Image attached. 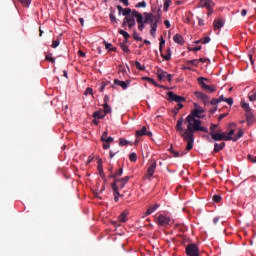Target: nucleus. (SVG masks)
I'll return each mask as SVG.
<instances>
[{
  "mask_svg": "<svg viewBox=\"0 0 256 256\" xmlns=\"http://www.w3.org/2000/svg\"><path fill=\"white\" fill-rule=\"evenodd\" d=\"M194 109L190 112V114L184 120L183 117H180L177 120L176 131H178L180 137L186 141V151H191L193 149V143H195V133L201 131L202 133H209V129L201 126V120L205 117L203 113H205V109L199 106V104L194 103ZM188 123L187 129H183V123Z\"/></svg>",
  "mask_w": 256,
  "mask_h": 256,
  "instance_id": "f257e3e1",
  "label": "nucleus"
},
{
  "mask_svg": "<svg viewBox=\"0 0 256 256\" xmlns=\"http://www.w3.org/2000/svg\"><path fill=\"white\" fill-rule=\"evenodd\" d=\"M235 129H237V124L232 122L227 126L228 132L212 133V139L213 141H233V135H235Z\"/></svg>",
  "mask_w": 256,
  "mask_h": 256,
  "instance_id": "f03ea898",
  "label": "nucleus"
},
{
  "mask_svg": "<svg viewBox=\"0 0 256 256\" xmlns=\"http://www.w3.org/2000/svg\"><path fill=\"white\" fill-rule=\"evenodd\" d=\"M241 107L245 111V117L248 125H253V123H255V114L253 113V109H251L249 103L245 101H241Z\"/></svg>",
  "mask_w": 256,
  "mask_h": 256,
  "instance_id": "7ed1b4c3",
  "label": "nucleus"
},
{
  "mask_svg": "<svg viewBox=\"0 0 256 256\" xmlns=\"http://www.w3.org/2000/svg\"><path fill=\"white\" fill-rule=\"evenodd\" d=\"M166 99L170 103H173V101H175V103H185V101H187V99L185 97L179 96V95L175 94L173 91L167 92Z\"/></svg>",
  "mask_w": 256,
  "mask_h": 256,
  "instance_id": "20e7f679",
  "label": "nucleus"
},
{
  "mask_svg": "<svg viewBox=\"0 0 256 256\" xmlns=\"http://www.w3.org/2000/svg\"><path fill=\"white\" fill-rule=\"evenodd\" d=\"M198 7L207 9L208 17H210V15H213V7H214L213 1H211V0H200L199 4H198Z\"/></svg>",
  "mask_w": 256,
  "mask_h": 256,
  "instance_id": "39448f33",
  "label": "nucleus"
},
{
  "mask_svg": "<svg viewBox=\"0 0 256 256\" xmlns=\"http://www.w3.org/2000/svg\"><path fill=\"white\" fill-rule=\"evenodd\" d=\"M155 169H157V161L155 159H152L148 163V169L145 174V179H151L153 175H155Z\"/></svg>",
  "mask_w": 256,
  "mask_h": 256,
  "instance_id": "423d86ee",
  "label": "nucleus"
},
{
  "mask_svg": "<svg viewBox=\"0 0 256 256\" xmlns=\"http://www.w3.org/2000/svg\"><path fill=\"white\" fill-rule=\"evenodd\" d=\"M144 18H143V29H145V25H147V23H155V21H159V17L155 16L149 12H145L144 14Z\"/></svg>",
  "mask_w": 256,
  "mask_h": 256,
  "instance_id": "0eeeda50",
  "label": "nucleus"
},
{
  "mask_svg": "<svg viewBox=\"0 0 256 256\" xmlns=\"http://www.w3.org/2000/svg\"><path fill=\"white\" fill-rule=\"evenodd\" d=\"M186 255L199 256V247H197V244L195 243L188 244L186 247Z\"/></svg>",
  "mask_w": 256,
  "mask_h": 256,
  "instance_id": "6e6552de",
  "label": "nucleus"
},
{
  "mask_svg": "<svg viewBox=\"0 0 256 256\" xmlns=\"http://www.w3.org/2000/svg\"><path fill=\"white\" fill-rule=\"evenodd\" d=\"M133 17L136 19V22L138 23V31H143V14L139 13V11L133 9L132 10Z\"/></svg>",
  "mask_w": 256,
  "mask_h": 256,
  "instance_id": "1a4fd4ad",
  "label": "nucleus"
},
{
  "mask_svg": "<svg viewBox=\"0 0 256 256\" xmlns=\"http://www.w3.org/2000/svg\"><path fill=\"white\" fill-rule=\"evenodd\" d=\"M198 83L204 91H209V93H215V86L213 85H207L205 83V78L204 77H199L198 78Z\"/></svg>",
  "mask_w": 256,
  "mask_h": 256,
  "instance_id": "9d476101",
  "label": "nucleus"
},
{
  "mask_svg": "<svg viewBox=\"0 0 256 256\" xmlns=\"http://www.w3.org/2000/svg\"><path fill=\"white\" fill-rule=\"evenodd\" d=\"M156 222L158 223V225H160V227H167V225H169V223H171V218L167 217L163 214H160L157 217Z\"/></svg>",
  "mask_w": 256,
  "mask_h": 256,
  "instance_id": "9b49d317",
  "label": "nucleus"
},
{
  "mask_svg": "<svg viewBox=\"0 0 256 256\" xmlns=\"http://www.w3.org/2000/svg\"><path fill=\"white\" fill-rule=\"evenodd\" d=\"M157 77L159 81H163V79H167L169 83H171L173 76L171 74H167V72L163 71L162 69L157 70Z\"/></svg>",
  "mask_w": 256,
  "mask_h": 256,
  "instance_id": "f8f14e48",
  "label": "nucleus"
},
{
  "mask_svg": "<svg viewBox=\"0 0 256 256\" xmlns=\"http://www.w3.org/2000/svg\"><path fill=\"white\" fill-rule=\"evenodd\" d=\"M129 179H131V177L126 176L122 179H114L115 185L118 186V188L120 187V189H123V187H125V185H127L129 183Z\"/></svg>",
  "mask_w": 256,
  "mask_h": 256,
  "instance_id": "ddd939ff",
  "label": "nucleus"
},
{
  "mask_svg": "<svg viewBox=\"0 0 256 256\" xmlns=\"http://www.w3.org/2000/svg\"><path fill=\"white\" fill-rule=\"evenodd\" d=\"M146 135L147 137H153V132L147 131V127L143 126L140 130L136 131V137H143Z\"/></svg>",
  "mask_w": 256,
  "mask_h": 256,
  "instance_id": "4468645a",
  "label": "nucleus"
},
{
  "mask_svg": "<svg viewBox=\"0 0 256 256\" xmlns=\"http://www.w3.org/2000/svg\"><path fill=\"white\" fill-rule=\"evenodd\" d=\"M130 83L131 82L129 80H126V81H121L119 79L114 80V85H118V87H122L124 90L127 89V87H129Z\"/></svg>",
  "mask_w": 256,
  "mask_h": 256,
  "instance_id": "2eb2a0df",
  "label": "nucleus"
},
{
  "mask_svg": "<svg viewBox=\"0 0 256 256\" xmlns=\"http://www.w3.org/2000/svg\"><path fill=\"white\" fill-rule=\"evenodd\" d=\"M126 22L128 23L129 29H133V27H135L136 22H135V16H133V12L130 16H126Z\"/></svg>",
  "mask_w": 256,
  "mask_h": 256,
  "instance_id": "dca6fc26",
  "label": "nucleus"
},
{
  "mask_svg": "<svg viewBox=\"0 0 256 256\" xmlns=\"http://www.w3.org/2000/svg\"><path fill=\"white\" fill-rule=\"evenodd\" d=\"M197 99H201L205 105L209 102V96L205 95L203 92H195Z\"/></svg>",
  "mask_w": 256,
  "mask_h": 256,
  "instance_id": "f3484780",
  "label": "nucleus"
},
{
  "mask_svg": "<svg viewBox=\"0 0 256 256\" xmlns=\"http://www.w3.org/2000/svg\"><path fill=\"white\" fill-rule=\"evenodd\" d=\"M225 25V22L223 21V19L219 18V19H215L213 22V27H214V31H217V29H221L223 26Z\"/></svg>",
  "mask_w": 256,
  "mask_h": 256,
  "instance_id": "a211bd4d",
  "label": "nucleus"
},
{
  "mask_svg": "<svg viewBox=\"0 0 256 256\" xmlns=\"http://www.w3.org/2000/svg\"><path fill=\"white\" fill-rule=\"evenodd\" d=\"M107 116V114H105V112H103V110H98L95 111L92 115V117H94V119H105V117Z\"/></svg>",
  "mask_w": 256,
  "mask_h": 256,
  "instance_id": "6ab92c4d",
  "label": "nucleus"
},
{
  "mask_svg": "<svg viewBox=\"0 0 256 256\" xmlns=\"http://www.w3.org/2000/svg\"><path fill=\"white\" fill-rule=\"evenodd\" d=\"M159 207H161L160 204H155L154 206H150L147 209L145 216L147 217V216L151 215L152 213H155V211H157V209H159Z\"/></svg>",
  "mask_w": 256,
  "mask_h": 256,
  "instance_id": "aec40b11",
  "label": "nucleus"
},
{
  "mask_svg": "<svg viewBox=\"0 0 256 256\" xmlns=\"http://www.w3.org/2000/svg\"><path fill=\"white\" fill-rule=\"evenodd\" d=\"M243 135H245V131L242 128H240L238 130V132L233 136V140L232 141L234 143L239 141V139H241V137H243Z\"/></svg>",
  "mask_w": 256,
  "mask_h": 256,
  "instance_id": "412c9836",
  "label": "nucleus"
},
{
  "mask_svg": "<svg viewBox=\"0 0 256 256\" xmlns=\"http://www.w3.org/2000/svg\"><path fill=\"white\" fill-rule=\"evenodd\" d=\"M157 23H159V20H155V22L150 24V35H152V37H155V33H157Z\"/></svg>",
  "mask_w": 256,
  "mask_h": 256,
  "instance_id": "4be33fe9",
  "label": "nucleus"
},
{
  "mask_svg": "<svg viewBox=\"0 0 256 256\" xmlns=\"http://www.w3.org/2000/svg\"><path fill=\"white\" fill-rule=\"evenodd\" d=\"M225 149V142H221L220 144H214V153H219V151H223Z\"/></svg>",
  "mask_w": 256,
  "mask_h": 256,
  "instance_id": "5701e85b",
  "label": "nucleus"
},
{
  "mask_svg": "<svg viewBox=\"0 0 256 256\" xmlns=\"http://www.w3.org/2000/svg\"><path fill=\"white\" fill-rule=\"evenodd\" d=\"M160 53H161L162 59H164L165 61H170L171 60V48H167L166 54H163V51L160 52Z\"/></svg>",
  "mask_w": 256,
  "mask_h": 256,
  "instance_id": "b1692460",
  "label": "nucleus"
},
{
  "mask_svg": "<svg viewBox=\"0 0 256 256\" xmlns=\"http://www.w3.org/2000/svg\"><path fill=\"white\" fill-rule=\"evenodd\" d=\"M173 40L175 43H178V45H183L185 43L183 36H181L179 34L174 35Z\"/></svg>",
  "mask_w": 256,
  "mask_h": 256,
  "instance_id": "393cba45",
  "label": "nucleus"
},
{
  "mask_svg": "<svg viewBox=\"0 0 256 256\" xmlns=\"http://www.w3.org/2000/svg\"><path fill=\"white\" fill-rule=\"evenodd\" d=\"M114 139L113 137H108L107 139H105L102 143H103V149H109V147H111V145H109V143H113Z\"/></svg>",
  "mask_w": 256,
  "mask_h": 256,
  "instance_id": "a878e982",
  "label": "nucleus"
},
{
  "mask_svg": "<svg viewBox=\"0 0 256 256\" xmlns=\"http://www.w3.org/2000/svg\"><path fill=\"white\" fill-rule=\"evenodd\" d=\"M111 187H112V189L114 191V197H120L121 194L119 193V186L117 184H115V183H112Z\"/></svg>",
  "mask_w": 256,
  "mask_h": 256,
  "instance_id": "bb28decb",
  "label": "nucleus"
},
{
  "mask_svg": "<svg viewBox=\"0 0 256 256\" xmlns=\"http://www.w3.org/2000/svg\"><path fill=\"white\" fill-rule=\"evenodd\" d=\"M120 223H126L127 221V212H122L118 217Z\"/></svg>",
  "mask_w": 256,
  "mask_h": 256,
  "instance_id": "cd10ccee",
  "label": "nucleus"
},
{
  "mask_svg": "<svg viewBox=\"0 0 256 256\" xmlns=\"http://www.w3.org/2000/svg\"><path fill=\"white\" fill-rule=\"evenodd\" d=\"M118 33L124 37L125 41L129 40L130 37H131V35H129V34L127 33V31H125V30H123V29H120V30L118 31Z\"/></svg>",
  "mask_w": 256,
  "mask_h": 256,
  "instance_id": "c85d7f7f",
  "label": "nucleus"
},
{
  "mask_svg": "<svg viewBox=\"0 0 256 256\" xmlns=\"http://www.w3.org/2000/svg\"><path fill=\"white\" fill-rule=\"evenodd\" d=\"M186 65H193L194 67H198L199 66V60L198 59L187 60Z\"/></svg>",
  "mask_w": 256,
  "mask_h": 256,
  "instance_id": "c756f323",
  "label": "nucleus"
},
{
  "mask_svg": "<svg viewBox=\"0 0 256 256\" xmlns=\"http://www.w3.org/2000/svg\"><path fill=\"white\" fill-rule=\"evenodd\" d=\"M171 0H165L164 1V7H163V11H165V13H167L169 11V7H171Z\"/></svg>",
  "mask_w": 256,
  "mask_h": 256,
  "instance_id": "7c9ffc66",
  "label": "nucleus"
},
{
  "mask_svg": "<svg viewBox=\"0 0 256 256\" xmlns=\"http://www.w3.org/2000/svg\"><path fill=\"white\" fill-rule=\"evenodd\" d=\"M122 15L124 17H129V15H133V10H131V8H125L122 12Z\"/></svg>",
  "mask_w": 256,
  "mask_h": 256,
  "instance_id": "2f4dec72",
  "label": "nucleus"
},
{
  "mask_svg": "<svg viewBox=\"0 0 256 256\" xmlns=\"http://www.w3.org/2000/svg\"><path fill=\"white\" fill-rule=\"evenodd\" d=\"M119 145H120V147H125L127 145H131V142H129L125 138H120Z\"/></svg>",
  "mask_w": 256,
  "mask_h": 256,
  "instance_id": "473e14b6",
  "label": "nucleus"
},
{
  "mask_svg": "<svg viewBox=\"0 0 256 256\" xmlns=\"http://www.w3.org/2000/svg\"><path fill=\"white\" fill-rule=\"evenodd\" d=\"M212 200L214 201V203H221V201L223 200V197H221V195H219V194H215L212 197Z\"/></svg>",
  "mask_w": 256,
  "mask_h": 256,
  "instance_id": "72a5a7b5",
  "label": "nucleus"
},
{
  "mask_svg": "<svg viewBox=\"0 0 256 256\" xmlns=\"http://www.w3.org/2000/svg\"><path fill=\"white\" fill-rule=\"evenodd\" d=\"M106 115H108V113H111V106H109V104H103V110H102Z\"/></svg>",
  "mask_w": 256,
  "mask_h": 256,
  "instance_id": "f704fd0d",
  "label": "nucleus"
},
{
  "mask_svg": "<svg viewBox=\"0 0 256 256\" xmlns=\"http://www.w3.org/2000/svg\"><path fill=\"white\" fill-rule=\"evenodd\" d=\"M248 99L249 101H256V92L251 91L250 93H248Z\"/></svg>",
  "mask_w": 256,
  "mask_h": 256,
  "instance_id": "c9c22d12",
  "label": "nucleus"
},
{
  "mask_svg": "<svg viewBox=\"0 0 256 256\" xmlns=\"http://www.w3.org/2000/svg\"><path fill=\"white\" fill-rule=\"evenodd\" d=\"M99 175L102 179H105V173L103 172V164L98 165Z\"/></svg>",
  "mask_w": 256,
  "mask_h": 256,
  "instance_id": "e433bc0d",
  "label": "nucleus"
},
{
  "mask_svg": "<svg viewBox=\"0 0 256 256\" xmlns=\"http://www.w3.org/2000/svg\"><path fill=\"white\" fill-rule=\"evenodd\" d=\"M219 127V124H210V136L213 137V133H215L216 128Z\"/></svg>",
  "mask_w": 256,
  "mask_h": 256,
  "instance_id": "4c0bfd02",
  "label": "nucleus"
},
{
  "mask_svg": "<svg viewBox=\"0 0 256 256\" xmlns=\"http://www.w3.org/2000/svg\"><path fill=\"white\" fill-rule=\"evenodd\" d=\"M109 17H110L111 23H117V18L115 17V11L112 10Z\"/></svg>",
  "mask_w": 256,
  "mask_h": 256,
  "instance_id": "58836bf2",
  "label": "nucleus"
},
{
  "mask_svg": "<svg viewBox=\"0 0 256 256\" xmlns=\"http://www.w3.org/2000/svg\"><path fill=\"white\" fill-rule=\"evenodd\" d=\"M129 160L132 162V163H135L137 161V153L133 152L129 155Z\"/></svg>",
  "mask_w": 256,
  "mask_h": 256,
  "instance_id": "ea45409f",
  "label": "nucleus"
},
{
  "mask_svg": "<svg viewBox=\"0 0 256 256\" xmlns=\"http://www.w3.org/2000/svg\"><path fill=\"white\" fill-rule=\"evenodd\" d=\"M133 39H135V41H143V38L139 36L136 30L133 31Z\"/></svg>",
  "mask_w": 256,
  "mask_h": 256,
  "instance_id": "a19ab883",
  "label": "nucleus"
},
{
  "mask_svg": "<svg viewBox=\"0 0 256 256\" xmlns=\"http://www.w3.org/2000/svg\"><path fill=\"white\" fill-rule=\"evenodd\" d=\"M21 5H23V7H29V5H31V1L32 0H18Z\"/></svg>",
  "mask_w": 256,
  "mask_h": 256,
  "instance_id": "79ce46f5",
  "label": "nucleus"
},
{
  "mask_svg": "<svg viewBox=\"0 0 256 256\" xmlns=\"http://www.w3.org/2000/svg\"><path fill=\"white\" fill-rule=\"evenodd\" d=\"M135 67L138 69V71H145V66L141 65L139 61L135 62Z\"/></svg>",
  "mask_w": 256,
  "mask_h": 256,
  "instance_id": "37998d69",
  "label": "nucleus"
},
{
  "mask_svg": "<svg viewBox=\"0 0 256 256\" xmlns=\"http://www.w3.org/2000/svg\"><path fill=\"white\" fill-rule=\"evenodd\" d=\"M46 61H49L50 63H55V58H53L52 54H48L45 57Z\"/></svg>",
  "mask_w": 256,
  "mask_h": 256,
  "instance_id": "c03bdc74",
  "label": "nucleus"
},
{
  "mask_svg": "<svg viewBox=\"0 0 256 256\" xmlns=\"http://www.w3.org/2000/svg\"><path fill=\"white\" fill-rule=\"evenodd\" d=\"M120 47L125 53H129V46H127L125 43H120Z\"/></svg>",
  "mask_w": 256,
  "mask_h": 256,
  "instance_id": "a18cd8bd",
  "label": "nucleus"
},
{
  "mask_svg": "<svg viewBox=\"0 0 256 256\" xmlns=\"http://www.w3.org/2000/svg\"><path fill=\"white\" fill-rule=\"evenodd\" d=\"M114 177H121V175H123V168H119L115 173H114Z\"/></svg>",
  "mask_w": 256,
  "mask_h": 256,
  "instance_id": "49530a36",
  "label": "nucleus"
},
{
  "mask_svg": "<svg viewBox=\"0 0 256 256\" xmlns=\"http://www.w3.org/2000/svg\"><path fill=\"white\" fill-rule=\"evenodd\" d=\"M61 43L59 39L52 41V49H57V46Z\"/></svg>",
  "mask_w": 256,
  "mask_h": 256,
  "instance_id": "de8ad7c7",
  "label": "nucleus"
},
{
  "mask_svg": "<svg viewBox=\"0 0 256 256\" xmlns=\"http://www.w3.org/2000/svg\"><path fill=\"white\" fill-rule=\"evenodd\" d=\"M163 45H165V39H163V36H161L160 44H159V51H163Z\"/></svg>",
  "mask_w": 256,
  "mask_h": 256,
  "instance_id": "09e8293b",
  "label": "nucleus"
},
{
  "mask_svg": "<svg viewBox=\"0 0 256 256\" xmlns=\"http://www.w3.org/2000/svg\"><path fill=\"white\" fill-rule=\"evenodd\" d=\"M201 40H202V45H207V43L211 41V38L209 36H206L204 38H201Z\"/></svg>",
  "mask_w": 256,
  "mask_h": 256,
  "instance_id": "8fccbe9b",
  "label": "nucleus"
},
{
  "mask_svg": "<svg viewBox=\"0 0 256 256\" xmlns=\"http://www.w3.org/2000/svg\"><path fill=\"white\" fill-rule=\"evenodd\" d=\"M146 81H148L149 83H151L152 85H155V87H157V82H155V79L153 78H149V77H146L144 78Z\"/></svg>",
  "mask_w": 256,
  "mask_h": 256,
  "instance_id": "3c124183",
  "label": "nucleus"
},
{
  "mask_svg": "<svg viewBox=\"0 0 256 256\" xmlns=\"http://www.w3.org/2000/svg\"><path fill=\"white\" fill-rule=\"evenodd\" d=\"M107 135H109V132L105 131L103 132L100 141H102V143L108 138Z\"/></svg>",
  "mask_w": 256,
  "mask_h": 256,
  "instance_id": "603ef678",
  "label": "nucleus"
},
{
  "mask_svg": "<svg viewBox=\"0 0 256 256\" xmlns=\"http://www.w3.org/2000/svg\"><path fill=\"white\" fill-rule=\"evenodd\" d=\"M84 95H93V88H87L84 92Z\"/></svg>",
  "mask_w": 256,
  "mask_h": 256,
  "instance_id": "864d4df0",
  "label": "nucleus"
},
{
  "mask_svg": "<svg viewBox=\"0 0 256 256\" xmlns=\"http://www.w3.org/2000/svg\"><path fill=\"white\" fill-rule=\"evenodd\" d=\"M104 45H105V47H106V49H107L108 51H111V49L113 48V44L107 43V42H105V41H104Z\"/></svg>",
  "mask_w": 256,
  "mask_h": 256,
  "instance_id": "5fc2aeb1",
  "label": "nucleus"
},
{
  "mask_svg": "<svg viewBox=\"0 0 256 256\" xmlns=\"http://www.w3.org/2000/svg\"><path fill=\"white\" fill-rule=\"evenodd\" d=\"M248 160L251 161L252 163H256V156H253L251 154L248 155Z\"/></svg>",
  "mask_w": 256,
  "mask_h": 256,
  "instance_id": "6e6d98bb",
  "label": "nucleus"
},
{
  "mask_svg": "<svg viewBox=\"0 0 256 256\" xmlns=\"http://www.w3.org/2000/svg\"><path fill=\"white\" fill-rule=\"evenodd\" d=\"M136 7H147V3L145 1L139 2L138 4H136Z\"/></svg>",
  "mask_w": 256,
  "mask_h": 256,
  "instance_id": "4d7b16f0",
  "label": "nucleus"
},
{
  "mask_svg": "<svg viewBox=\"0 0 256 256\" xmlns=\"http://www.w3.org/2000/svg\"><path fill=\"white\" fill-rule=\"evenodd\" d=\"M117 10H118V15H121L123 13V11L125 10V8H123V6H121V5H118Z\"/></svg>",
  "mask_w": 256,
  "mask_h": 256,
  "instance_id": "13d9d810",
  "label": "nucleus"
},
{
  "mask_svg": "<svg viewBox=\"0 0 256 256\" xmlns=\"http://www.w3.org/2000/svg\"><path fill=\"white\" fill-rule=\"evenodd\" d=\"M189 51H194V52H197V51H201V46H197V47H194V48H188Z\"/></svg>",
  "mask_w": 256,
  "mask_h": 256,
  "instance_id": "bf43d9fd",
  "label": "nucleus"
},
{
  "mask_svg": "<svg viewBox=\"0 0 256 256\" xmlns=\"http://www.w3.org/2000/svg\"><path fill=\"white\" fill-rule=\"evenodd\" d=\"M211 105H219V99L213 98V99L211 100Z\"/></svg>",
  "mask_w": 256,
  "mask_h": 256,
  "instance_id": "052dcab7",
  "label": "nucleus"
},
{
  "mask_svg": "<svg viewBox=\"0 0 256 256\" xmlns=\"http://www.w3.org/2000/svg\"><path fill=\"white\" fill-rule=\"evenodd\" d=\"M112 225H114V227H121V222L118 221H112Z\"/></svg>",
  "mask_w": 256,
  "mask_h": 256,
  "instance_id": "680f3d73",
  "label": "nucleus"
},
{
  "mask_svg": "<svg viewBox=\"0 0 256 256\" xmlns=\"http://www.w3.org/2000/svg\"><path fill=\"white\" fill-rule=\"evenodd\" d=\"M225 103H228V105H233V98H226Z\"/></svg>",
  "mask_w": 256,
  "mask_h": 256,
  "instance_id": "e2e57ef3",
  "label": "nucleus"
},
{
  "mask_svg": "<svg viewBox=\"0 0 256 256\" xmlns=\"http://www.w3.org/2000/svg\"><path fill=\"white\" fill-rule=\"evenodd\" d=\"M198 25H199L200 27H203V25H205V22L203 21L202 18H198Z\"/></svg>",
  "mask_w": 256,
  "mask_h": 256,
  "instance_id": "0e129e2a",
  "label": "nucleus"
},
{
  "mask_svg": "<svg viewBox=\"0 0 256 256\" xmlns=\"http://www.w3.org/2000/svg\"><path fill=\"white\" fill-rule=\"evenodd\" d=\"M120 3H123V5H125V7H129V0H119Z\"/></svg>",
  "mask_w": 256,
  "mask_h": 256,
  "instance_id": "69168bd1",
  "label": "nucleus"
},
{
  "mask_svg": "<svg viewBox=\"0 0 256 256\" xmlns=\"http://www.w3.org/2000/svg\"><path fill=\"white\" fill-rule=\"evenodd\" d=\"M172 154L174 155V157H181V153H179L175 150H172Z\"/></svg>",
  "mask_w": 256,
  "mask_h": 256,
  "instance_id": "338daca9",
  "label": "nucleus"
},
{
  "mask_svg": "<svg viewBox=\"0 0 256 256\" xmlns=\"http://www.w3.org/2000/svg\"><path fill=\"white\" fill-rule=\"evenodd\" d=\"M175 108L178 109V111H179L180 109H183V104L181 102H178V104Z\"/></svg>",
  "mask_w": 256,
  "mask_h": 256,
  "instance_id": "774afa93",
  "label": "nucleus"
}]
</instances>
